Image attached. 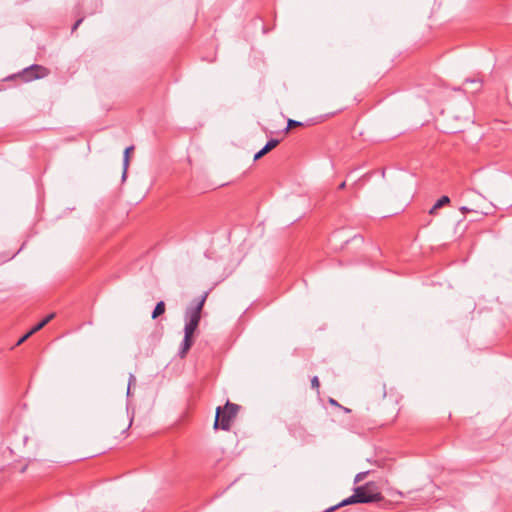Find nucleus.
I'll list each match as a JSON object with an SVG mask.
<instances>
[{"label": "nucleus", "mask_w": 512, "mask_h": 512, "mask_svg": "<svg viewBox=\"0 0 512 512\" xmlns=\"http://www.w3.org/2000/svg\"><path fill=\"white\" fill-rule=\"evenodd\" d=\"M135 381H136L135 376H134L133 374H130V376H129V383H128V389H127V395H129V394H130V388H131V385H132V383H133V382H135Z\"/></svg>", "instance_id": "15"}, {"label": "nucleus", "mask_w": 512, "mask_h": 512, "mask_svg": "<svg viewBox=\"0 0 512 512\" xmlns=\"http://www.w3.org/2000/svg\"><path fill=\"white\" fill-rule=\"evenodd\" d=\"M311 386L312 388H315V389H318L319 386H320V383H319V379L317 376H314L312 379H311Z\"/></svg>", "instance_id": "14"}, {"label": "nucleus", "mask_w": 512, "mask_h": 512, "mask_svg": "<svg viewBox=\"0 0 512 512\" xmlns=\"http://www.w3.org/2000/svg\"><path fill=\"white\" fill-rule=\"evenodd\" d=\"M354 493L343 500V504H368L379 502L383 499L380 492L377 491L374 482H368L365 485L354 488Z\"/></svg>", "instance_id": "2"}, {"label": "nucleus", "mask_w": 512, "mask_h": 512, "mask_svg": "<svg viewBox=\"0 0 512 512\" xmlns=\"http://www.w3.org/2000/svg\"><path fill=\"white\" fill-rule=\"evenodd\" d=\"M278 144H279V141L277 139H270L265 144V146L254 155V160L256 161V160L260 159L265 154H267L269 151L274 149Z\"/></svg>", "instance_id": "5"}, {"label": "nucleus", "mask_w": 512, "mask_h": 512, "mask_svg": "<svg viewBox=\"0 0 512 512\" xmlns=\"http://www.w3.org/2000/svg\"><path fill=\"white\" fill-rule=\"evenodd\" d=\"M240 406L229 401L226 402L225 406L217 407L216 416L214 422V428H221L222 430H229L231 423L237 416Z\"/></svg>", "instance_id": "3"}, {"label": "nucleus", "mask_w": 512, "mask_h": 512, "mask_svg": "<svg viewBox=\"0 0 512 512\" xmlns=\"http://www.w3.org/2000/svg\"><path fill=\"white\" fill-rule=\"evenodd\" d=\"M81 22H82V19L77 20V21L75 22V24L73 25V27H72V31H75V30L79 27V25L81 24Z\"/></svg>", "instance_id": "16"}, {"label": "nucleus", "mask_w": 512, "mask_h": 512, "mask_svg": "<svg viewBox=\"0 0 512 512\" xmlns=\"http://www.w3.org/2000/svg\"><path fill=\"white\" fill-rule=\"evenodd\" d=\"M450 202V198L448 196H442L437 202L431 207L429 210L430 215L436 214V211L441 208L443 205L448 204Z\"/></svg>", "instance_id": "6"}, {"label": "nucleus", "mask_w": 512, "mask_h": 512, "mask_svg": "<svg viewBox=\"0 0 512 512\" xmlns=\"http://www.w3.org/2000/svg\"><path fill=\"white\" fill-rule=\"evenodd\" d=\"M346 186V182H342L340 185H339V189H344Z\"/></svg>", "instance_id": "20"}, {"label": "nucleus", "mask_w": 512, "mask_h": 512, "mask_svg": "<svg viewBox=\"0 0 512 512\" xmlns=\"http://www.w3.org/2000/svg\"><path fill=\"white\" fill-rule=\"evenodd\" d=\"M55 314L54 313H51L49 315H47L41 322H39L37 325H35L31 331L33 333H36L37 331H39L40 329H42L47 323H49L53 318H54Z\"/></svg>", "instance_id": "8"}, {"label": "nucleus", "mask_w": 512, "mask_h": 512, "mask_svg": "<svg viewBox=\"0 0 512 512\" xmlns=\"http://www.w3.org/2000/svg\"><path fill=\"white\" fill-rule=\"evenodd\" d=\"M467 82H470V83H473V84H477L478 88H480V86H481L480 82H478L476 80H467Z\"/></svg>", "instance_id": "18"}, {"label": "nucleus", "mask_w": 512, "mask_h": 512, "mask_svg": "<svg viewBox=\"0 0 512 512\" xmlns=\"http://www.w3.org/2000/svg\"><path fill=\"white\" fill-rule=\"evenodd\" d=\"M34 333L30 330L29 332H27L24 336H22L16 343V346H19L21 345L23 342H25L31 335H33Z\"/></svg>", "instance_id": "13"}, {"label": "nucleus", "mask_w": 512, "mask_h": 512, "mask_svg": "<svg viewBox=\"0 0 512 512\" xmlns=\"http://www.w3.org/2000/svg\"><path fill=\"white\" fill-rule=\"evenodd\" d=\"M329 403H330L331 405L341 407V406L339 405V403H338L336 400L332 399V398L329 400Z\"/></svg>", "instance_id": "17"}, {"label": "nucleus", "mask_w": 512, "mask_h": 512, "mask_svg": "<svg viewBox=\"0 0 512 512\" xmlns=\"http://www.w3.org/2000/svg\"><path fill=\"white\" fill-rule=\"evenodd\" d=\"M301 125H302L301 122L289 119L286 130H289V129L293 128V127H297V126H301Z\"/></svg>", "instance_id": "12"}, {"label": "nucleus", "mask_w": 512, "mask_h": 512, "mask_svg": "<svg viewBox=\"0 0 512 512\" xmlns=\"http://www.w3.org/2000/svg\"><path fill=\"white\" fill-rule=\"evenodd\" d=\"M49 74V70L41 65L33 64L24 68L19 74L25 82H30L36 79H41Z\"/></svg>", "instance_id": "4"}, {"label": "nucleus", "mask_w": 512, "mask_h": 512, "mask_svg": "<svg viewBox=\"0 0 512 512\" xmlns=\"http://www.w3.org/2000/svg\"><path fill=\"white\" fill-rule=\"evenodd\" d=\"M344 506H347V504H343V500H342L340 503H338V504H336V505H334V506H331V507L327 508V509H326V510H324L323 512H334V511H336L337 509H339V508H341V507H344Z\"/></svg>", "instance_id": "10"}, {"label": "nucleus", "mask_w": 512, "mask_h": 512, "mask_svg": "<svg viewBox=\"0 0 512 512\" xmlns=\"http://www.w3.org/2000/svg\"><path fill=\"white\" fill-rule=\"evenodd\" d=\"M208 292H205L195 303V305L188 307L185 312L186 324L184 327V339L180 345L179 356L184 358L191 348L193 341L192 336L197 329L200 319L201 311L206 301Z\"/></svg>", "instance_id": "1"}, {"label": "nucleus", "mask_w": 512, "mask_h": 512, "mask_svg": "<svg viewBox=\"0 0 512 512\" xmlns=\"http://www.w3.org/2000/svg\"><path fill=\"white\" fill-rule=\"evenodd\" d=\"M460 210L462 213L470 211L466 206L461 207Z\"/></svg>", "instance_id": "19"}, {"label": "nucleus", "mask_w": 512, "mask_h": 512, "mask_svg": "<svg viewBox=\"0 0 512 512\" xmlns=\"http://www.w3.org/2000/svg\"><path fill=\"white\" fill-rule=\"evenodd\" d=\"M368 475V471L366 472H360L355 476L354 483H359L362 480L365 479V477Z\"/></svg>", "instance_id": "11"}, {"label": "nucleus", "mask_w": 512, "mask_h": 512, "mask_svg": "<svg viewBox=\"0 0 512 512\" xmlns=\"http://www.w3.org/2000/svg\"><path fill=\"white\" fill-rule=\"evenodd\" d=\"M165 312V303L163 301H159L153 312H152V319H156L158 316L162 315Z\"/></svg>", "instance_id": "9"}, {"label": "nucleus", "mask_w": 512, "mask_h": 512, "mask_svg": "<svg viewBox=\"0 0 512 512\" xmlns=\"http://www.w3.org/2000/svg\"><path fill=\"white\" fill-rule=\"evenodd\" d=\"M134 149L133 146H129L125 149L124 151V157H123V174H122V179L124 180L126 178V174H127V169H128V165H129V155H130V152Z\"/></svg>", "instance_id": "7"}]
</instances>
